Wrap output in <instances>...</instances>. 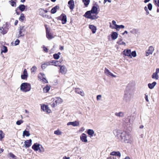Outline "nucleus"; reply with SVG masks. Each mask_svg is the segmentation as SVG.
<instances>
[{
	"mask_svg": "<svg viewBox=\"0 0 159 159\" xmlns=\"http://www.w3.org/2000/svg\"><path fill=\"white\" fill-rule=\"evenodd\" d=\"M114 133L118 138L121 140L122 142L125 143H131L132 142L131 136L126 132L120 130H116L114 131Z\"/></svg>",
	"mask_w": 159,
	"mask_h": 159,
	"instance_id": "obj_1",
	"label": "nucleus"
},
{
	"mask_svg": "<svg viewBox=\"0 0 159 159\" xmlns=\"http://www.w3.org/2000/svg\"><path fill=\"white\" fill-rule=\"evenodd\" d=\"M31 89V87L30 84L27 83H22L20 87V90L25 92L30 91Z\"/></svg>",
	"mask_w": 159,
	"mask_h": 159,
	"instance_id": "obj_2",
	"label": "nucleus"
},
{
	"mask_svg": "<svg viewBox=\"0 0 159 159\" xmlns=\"http://www.w3.org/2000/svg\"><path fill=\"white\" fill-rule=\"evenodd\" d=\"M132 95L130 91H126L124 94L123 100L125 102H128L130 101Z\"/></svg>",
	"mask_w": 159,
	"mask_h": 159,
	"instance_id": "obj_3",
	"label": "nucleus"
},
{
	"mask_svg": "<svg viewBox=\"0 0 159 159\" xmlns=\"http://www.w3.org/2000/svg\"><path fill=\"white\" fill-rule=\"evenodd\" d=\"M26 28L24 26H20L19 28V34H18L17 38H20L21 37L24 36V34L23 33V32H25L26 30Z\"/></svg>",
	"mask_w": 159,
	"mask_h": 159,
	"instance_id": "obj_4",
	"label": "nucleus"
},
{
	"mask_svg": "<svg viewBox=\"0 0 159 159\" xmlns=\"http://www.w3.org/2000/svg\"><path fill=\"white\" fill-rule=\"evenodd\" d=\"M134 121V117L133 116H128L125 119L124 122L127 125H129L130 124H132Z\"/></svg>",
	"mask_w": 159,
	"mask_h": 159,
	"instance_id": "obj_5",
	"label": "nucleus"
},
{
	"mask_svg": "<svg viewBox=\"0 0 159 159\" xmlns=\"http://www.w3.org/2000/svg\"><path fill=\"white\" fill-rule=\"evenodd\" d=\"M97 11V7L96 6H93L92 7L91 10L87 11L86 12V14L90 15L91 14H98Z\"/></svg>",
	"mask_w": 159,
	"mask_h": 159,
	"instance_id": "obj_6",
	"label": "nucleus"
},
{
	"mask_svg": "<svg viewBox=\"0 0 159 159\" xmlns=\"http://www.w3.org/2000/svg\"><path fill=\"white\" fill-rule=\"evenodd\" d=\"M84 16L87 18L90 19L92 20L97 19L98 17V16H97V14H95V15H93V14H91L90 15L86 14V13L84 15Z\"/></svg>",
	"mask_w": 159,
	"mask_h": 159,
	"instance_id": "obj_7",
	"label": "nucleus"
},
{
	"mask_svg": "<svg viewBox=\"0 0 159 159\" xmlns=\"http://www.w3.org/2000/svg\"><path fill=\"white\" fill-rule=\"evenodd\" d=\"M58 20H61L62 23L63 24H66L67 22V17L66 15L64 14H62L61 15L57 17Z\"/></svg>",
	"mask_w": 159,
	"mask_h": 159,
	"instance_id": "obj_8",
	"label": "nucleus"
},
{
	"mask_svg": "<svg viewBox=\"0 0 159 159\" xmlns=\"http://www.w3.org/2000/svg\"><path fill=\"white\" fill-rule=\"evenodd\" d=\"M159 73V68H157L156 69V72L154 73L152 75V79L157 80L159 79V76L158 74Z\"/></svg>",
	"mask_w": 159,
	"mask_h": 159,
	"instance_id": "obj_9",
	"label": "nucleus"
},
{
	"mask_svg": "<svg viewBox=\"0 0 159 159\" xmlns=\"http://www.w3.org/2000/svg\"><path fill=\"white\" fill-rule=\"evenodd\" d=\"M60 67L59 72H61L62 74H65L66 73L67 70L65 66H59Z\"/></svg>",
	"mask_w": 159,
	"mask_h": 159,
	"instance_id": "obj_10",
	"label": "nucleus"
},
{
	"mask_svg": "<svg viewBox=\"0 0 159 159\" xmlns=\"http://www.w3.org/2000/svg\"><path fill=\"white\" fill-rule=\"evenodd\" d=\"M154 50V48L152 46L149 47L148 49L146 51V56H148L150 54H152Z\"/></svg>",
	"mask_w": 159,
	"mask_h": 159,
	"instance_id": "obj_11",
	"label": "nucleus"
},
{
	"mask_svg": "<svg viewBox=\"0 0 159 159\" xmlns=\"http://www.w3.org/2000/svg\"><path fill=\"white\" fill-rule=\"evenodd\" d=\"M68 4L70 9L71 10H73L75 7V4L74 0H70L68 2Z\"/></svg>",
	"mask_w": 159,
	"mask_h": 159,
	"instance_id": "obj_12",
	"label": "nucleus"
},
{
	"mask_svg": "<svg viewBox=\"0 0 159 159\" xmlns=\"http://www.w3.org/2000/svg\"><path fill=\"white\" fill-rule=\"evenodd\" d=\"M32 141L31 139L25 141V144L24 145V147H25L26 148L30 147L31 145Z\"/></svg>",
	"mask_w": 159,
	"mask_h": 159,
	"instance_id": "obj_13",
	"label": "nucleus"
},
{
	"mask_svg": "<svg viewBox=\"0 0 159 159\" xmlns=\"http://www.w3.org/2000/svg\"><path fill=\"white\" fill-rule=\"evenodd\" d=\"M40 144H39L37 143H35L32 146V148L35 151H37L39 149V148L40 147Z\"/></svg>",
	"mask_w": 159,
	"mask_h": 159,
	"instance_id": "obj_14",
	"label": "nucleus"
},
{
	"mask_svg": "<svg viewBox=\"0 0 159 159\" xmlns=\"http://www.w3.org/2000/svg\"><path fill=\"white\" fill-rule=\"evenodd\" d=\"M87 135L84 133H83L80 136V140L83 142L86 143L88 141Z\"/></svg>",
	"mask_w": 159,
	"mask_h": 159,
	"instance_id": "obj_15",
	"label": "nucleus"
},
{
	"mask_svg": "<svg viewBox=\"0 0 159 159\" xmlns=\"http://www.w3.org/2000/svg\"><path fill=\"white\" fill-rule=\"evenodd\" d=\"M131 50L129 49L125 50L123 51L124 54L126 56L132 58V56L131 55Z\"/></svg>",
	"mask_w": 159,
	"mask_h": 159,
	"instance_id": "obj_16",
	"label": "nucleus"
},
{
	"mask_svg": "<svg viewBox=\"0 0 159 159\" xmlns=\"http://www.w3.org/2000/svg\"><path fill=\"white\" fill-rule=\"evenodd\" d=\"M53 101H54L56 104H58L61 103L62 100L59 97H56L53 99Z\"/></svg>",
	"mask_w": 159,
	"mask_h": 159,
	"instance_id": "obj_17",
	"label": "nucleus"
},
{
	"mask_svg": "<svg viewBox=\"0 0 159 159\" xmlns=\"http://www.w3.org/2000/svg\"><path fill=\"white\" fill-rule=\"evenodd\" d=\"M80 123L79 122L75 121L74 122H70L67 123V125H72L74 126H77L79 125Z\"/></svg>",
	"mask_w": 159,
	"mask_h": 159,
	"instance_id": "obj_18",
	"label": "nucleus"
},
{
	"mask_svg": "<svg viewBox=\"0 0 159 159\" xmlns=\"http://www.w3.org/2000/svg\"><path fill=\"white\" fill-rule=\"evenodd\" d=\"M104 73L107 75H110L114 77H116V75H114L106 68L105 69Z\"/></svg>",
	"mask_w": 159,
	"mask_h": 159,
	"instance_id": "obj_19",
	"label": "nucleus"
},
{
	"mask_svg": "<svg viewBox=\"0 0 159 159\" xmlns=\"http://www.w3.org/2000/svg\"><path fill=\"white\" fill-rule=\"evenodd\" d=\"M41 108L44 111L48 113H50V112L51 110L49 109L48 107V106L43 105L41 107Z\"/></svg>",
	"mask_w": 159,
	"mask_h": 159,
	"instance_id": "obj_20",
	"label": "nucleus"
},
{
	"mask_svg": "<svg viewBox=\"0 0 159 159\" xmlns=\"http://www.w3.org/2000/svg\"><path fill=\"white\" fill-rule=\"evenodd\" d=\"M46 29V37L48 39H52L53 37L51 34L50 33L49 31L47 30V28Z\"/></svg>",
	"mask_w": 159,
	"mask_h": 159,
	"instance_id": "obj_21",
	"label": "nucleus"
},
{
	"mask_svg": "<svg viewBox=\"0 0 159 159\" xmlns=\"http://www.w3.org/2000/svg\"><path fill=\"white\" fill-rule=\"evenodd\" d=\"M89 28L91 30L93 33L94 34L96 33L97 28L95 26L93 25H89Z\"/></svg>",
	"mask_w": 159,
	"mask_h": 159,
	"instance_id": "obj_22",
	"label": "nucleus"
},
{
	"mask_svg": "<svg viewBox=\"0 0 159 159\" xmlns=\"http://www.w3.org/2000/svg\"><path fill=\"white\" fill-rule=\"evenodd\" d=\"M27 71L26 69H25L23 71V74L21 75V78L22 79H27Z\"/></svg>",
	"mask_w": 159,
	"mask_h": 159,
	"instance_id": "obj_23",
	"label": "nucleus"
},
{
	"mask_svg": "<svg viewBox=\"0 0 159 159\" xmlns=\"http://www.w3.org/2000/svg\"><path fill=\"white\" fill-rule=\"evenodd\" d=\"M60 7H59L58 6H56L53 8L51 11V12L52 14H54L55 13L56 11L57 10V9H59Z\"/></svg>",
	"mask_w": 159,
	"mask_h": 159,
	"instance_id": "obj_24",
	"label": "nucleus"
},
{
	"mask_svg": "<svg viewBox=\"0 0 159 159\" xmlns=\"http://www.w3.org/2000/svg\"><path fill=\"white\" fill-rule=\"evenodd\" d=\"M118 34L116 32H113L111 34V37L112 39L115 40L118 37Z\"/></svg>",
	"mask_w": 159,
	"mask_h": 159,
	"instance_id": "obj_25",
	"label": "nucleus"
},
{
	"mask_svg": "<svg viewBox=\"0 0 159 159\" xmlns=\"http://www.w3.org/2000/svg\"><path fill=\"white\" fill-rule=\"evenodd\" d=\"M110 155L112 156H116L119 157L121 156V154L119 152L113 151L111 152Z\"/></svg>",
	"mask_w": 159,
	"mask_h": 159,
	"instance_id": "obj_26",
	"label": "nucleus"
},
{
	"mask_svg": "<svg viewBox=\"0 0 159 159\" xmlns=\"http://www.w3.org/2000/svg\"><path fill=\"white\" fill-rule=\"evenodd\" d=\"M157 83L154 81L152 83H149L148 84V86L149 88L151 89H152L154 88V87L156 85Z\"/></svg>",
	"mask_w": 159,
	"mask_h": 159,
	"instance_id": "obj_27",
	"label": "nucleus"
},
{
	"mask_svg": "<svg viewBox=\"0 0 159 159\" xmlns=\"http://www.w3.org/2000/svg\"><path fill=\"white\" fill-rule=\"evenodd\" d=\"M0 31L1 32L4 34L7 33V28H3L2 27H1L0 28Z\"/></svg>",
	"mask_w": 159,
	"mask_h": 159,
	"instance_id": "obj_28",
	"label": "nucleus"
},
{
	"mask_svg": "<svg viewBox=\"0 0 159 159\" xmlns=\"http://www.w3.org/2000/svg\"><path fill=\"white\" fill-rule=\"evenodd\" d=\"M130 33L134 34H138L139 32V30L135 29H133L132 30L130 31Z\"/></svg>",
	"mask_w": 159,
	"mask_h": 159,
	"instance_id": "obj_29",
	"label": "nucleus"
},
{
	"mask_svg": "<svg viewBox=\"0 0 159 159\" xmlns=\"http://www.w3.org/2000/svg\"><path fill=\"white\" fill-rule=\"evenodd\" d=\"M87 133L91 137H92L94 134V131L93 129H89L87 130Z\"/></svg>",
	"mask_w": 159,
	"mask_h": 159,
	"instance_id": "obj_30",
	"label": "nucleus"
},
{
	"mask_svg": "<svg viewBox=\"0 0 159 159\" xmlns=\"http://www.w3.org/2000/svg\"><path fill=\"white\" fill-rule=\"evenodd\" d=\"M115 115L118 117H122L124 116V113L122 112H116L115 113Z\"/></svg>",
	"mask_w": 159,
	"mask_h": 159,
	"instance_id": "obj_31",
	"label": "nucleus"
},
{
	"mask_svg": "<svg viewBox=\"0 0 159 159\" xmlns=\"http://www.w3.org/2000/svg\"><path fill=\"white\" fill-rule=\"evenodd\" d=\"M25 7L26 6L24 5L21 4L19 6L18 8L21 11H23L25 10Z\"/></svg>",
	"mask_w": 159,
	"mask_h": 159,
	"instance_id": "obj_32",
	"label": "nucleus"
},
{
	"mask_svg": "<svg viewBox=\"0 0 159 159\" xmlns=\"http://www.w3.org/2000/svg\"><path fill=\"white\" fill-rule=\"evenodd\" d=\"M125 28V26L123 25H116V27L114 28L117 30H119L120 29H123Z\"/></svg>",
	"mask_w": 159,
	"mask_h": 159,
	"instance_id": "obj_33",
	"label": "nucleus"
},
{
	"mask_svg": "<svg viewBox=\"0 0 159 159\" xmlns=\"http://www.w3.org/2000/svg\"><path fill=\"white\" fill-rule=\"evenodd\" d=\"M39 15L42 16L43 17H44L46 16V15H44L43 13V9L40 8L39 9Z\"/></svg>",
	"mask_w": 159,
	"mask_h": 159,
	"instance_id": "obj_34",
	"label": "nucleus"
},
{
	"mask_svg": "<svg viewBox=\"0 0 159 159\" xmlns=\"http://www.w3.org/2000/svg\"><path fill=\"white\" fill-rule=\"evenodd\" d=\"M30 135V134L29 133V131H26L25 130L23 132V136H26L27 137H28Z\"/></svg>",
	"mask_w": 159,
	"mask_h": 159,
	"instance_id": "obj_35",
	"label": "nucleus"
},
{
	"mask_svg": "<svg viewBox=\"0 0 159 159\" xmlns=\"http://www.w3.org/2000/svg\"><path fill=\"white\" fill-rule=\"evenodd\" d=\"M61 54L60 52H58V53H55L53 54V57L55 59H58L59 58V55Z\"/></svg>",
	"mask_w": 159,
	"mask_h": 159,
	"instance_id": "obj_36",
	"label": "nucleus"
},
{
	"mask_svg": "<svg viewBox=\"0 0 159 159\" xmlns=\"http://www.w3.org/2000/svg\"><path fill=\"white\" fill-rule=\"evenodd\" d=\"M50 89V87L47 86L44 87L43 89V92L45 93H47L48 92Z\"/></svg>",
	"mask_w": 159,
	"mask_h": 159,
	"instance_id": "obj_37",
	"label": "nucleus"
},
{
	"mask_svg": "<svg viewBox=\"0 0 159 159\" xmlns=\"http://www.w3.org/2000/svg\"><path fill=\"white\" fill-rule=\"evenodd\" d=\"M117 43L120 45H123L125 46L126 45L125 43L122 41V39L120 40L119 41L117 42Z\"/></svg>",
	"mask_w": 159,
	"mask_h": 159,
	"instance_id": "obj_38",
	"label": "nucleus"
},
{
	"mask_svg": "<svg viewBox=\"0 0 159 159\" xmlns=\"http://www.w3.org/2000/svg\"><path fill=\"white\" fill-rule=\"evenodd\" d=\"M8 51L7 47L5 46H3V48L2 49L1 53H6Z\"/></svg>",
	"mask_w": 159,
	"mask_h": 159,
	"instance_id": "obj_39",
	"label": "nucleus"
},
{
	"mask_svg": "<svg viewBox=\"0 0 159 159\" xmlns=\"http://www.w3.org/2000/svg\"><path fill=\"white\" fill-rule=\"evenodd\" d=\"M4 134L3 133L2 130H0V140L4 138Z\"/></svg>",
	"mask_w": 159,
	"mask_h": 159,
	"instance_id": "obj_40",
	"label": "nucleus"
},
{
	"mask_svg": "<svg viewBox=\"0 0 159 159\" xmlns=\"http://www.w3.org/2000/svg\"><path fill=\"white\" fill-rule=\"evenodd\" d=\"M83 2L84 3V5L87 6L89 4L90 0H83Z\"/></svg>",
	"mask_w": 159,
	"mask_h": 159,
	"instance_id": "obj_41",
	"label": "nucleus"
},
{
	"mask_svg": "<svg viewBox=\"0 0 159 159\" xmlns=\"http://www.w3.org/2000/svg\"><path fill=\"white\" fill-rule=\"evenodd\" d=\"M54 134L57 135H60L61 134L62 132L59 130H57L54 131Z\"/></svg>",
	"mask_w": 159,
	"mask_h": 159,
	"instance_id": "obj_42",
	"label": "nucleus"
},
{
	"mask_svg": "<svg viewBox=\"0 0 159 159\" xmlns=\"http://www.w3.org/2000/svg\"><path fill=\"white\" fill-rule=\"evenodd\" d=\"M24 18L25 16L24 14L23 13H21L19 18V20L20 21H22L24 20Z\"/></svg>",
	"mask_w": 159,
	"mask_h": 159,
	"instance_id": "obj_43",
	"label": "nucleus"
},
{
	"mask_svg": "<svg viewBox=\"0 0 159 159\" xmlns=\"http://www.w3.org/2000/svg\"><path fill=\"white\" fill-rule=\"evenodd\" d=\"M152 6L151 3H149L148 5V9L150 11H151L152 10Z\"/></svg>",
	"mask_w": 159,
	"mask_h": 159,
	"instance_id": "obj_44",
	"label": "nucleus"
},
{
	"mask_svg": "<svg viewBox=\"0 0 159 159\" xmlns=\"http://www.w3.org/2000/svg\"><path fill=\"white\" fill-rule=\"evenodd\" d=\"M37 68L35 66H33V67L31 68V70L32 72H34L36 70Z\"/></svg>",
	"mask_w": 159,
	"mask_h": 159,
	"instance_id": "obj_45",
	"label": "nucleus"
},
{
	"mask_svg": "<svg viewBox=\"0 0 159 159\" xmlns=\"http://www.w3.org/2000/svg\"><path fill=\"white\" fill-rule=\"evenodd\" d=\"M131 55L132 56H133L134 57H135L136 56V51H133L132 53L131 52Z\"/></svg>",
	"mask_w": 159,
	"mask_h": 159,
	"instance_id": "obj_46",
	"label": "nucleus"
},
{
	"mask_svg": "<svg viewBox=\"0 0 159 159\" xmlns=\"http://www.w3.org/2000/svg\"><path fill=\"white\" fill-rule=\"evenodd\" d=\"M23 120H19L16 121V124L18 125H20L21 123H23Z\"/></svg>",
	"mask_w": 159,
	"mask_h": 159,
	"instance_id": "obj_47",
	"label": "nucleus"
},
{
	"mask_svg": "<svg viewBox=\"0 0 159 159\" xmlns=\"http://www.w3.org/2000/svg\"><path fill=\"white\" fill-rule=\"evenodd\" d=\"M57 105V104H56V103L54 101H53V102H52L51 103V106L53 107H55Z\"/></svg>",
	"mask_w": 159,
	"mask_h": 159,
	"instance_id": "obj_48",
	"label": "nucleus"
},
{
	"mask_svg": "<svg viewBox=\"0 0 159 159\" xmlns=\"http://www.w3.org/2000/svg\"><path fill=\"white\" fill-rule=\"evenodd\" d=\"M75 92L78 94L80 93V92L81 91L80 89L78 88H75Z\"/></svg>",
	"mask_w": 159,
	"mask_h": 159,
	"instance_id": "obj_49",
	"label": "nucleus"
},
{
	"mask_svg": "<svg viewBox=\"0 0 159 159\" xmlns=\"http://www.w3.org/2000/svg\"><path fill=\"white\" fill-rule=\"evenodd\" d=\"M42 81L44 82V83H48V81L45 78H43L41 79V80Z\"/></svg>",
	"mask_w": 159,
	"mask_h": 159,
	"instance_id": "obj_50",
	"label": "nucleus"
},
{
	"mask_svg": "<svg viewBox=\"0 0 159 159\" xmlns=\"http://www.w3.org/2000/svg\"><path fill=\"white\" fill-rule=\"evenodd\" d=\"M20 43V41L19 39H16L15 42V45L16 46L19 44Z\"/></svg>",
	"mask_w": 159,
	"mask_h": 159,
	"instance_id": "obj_51",
	"label": "nucleus"
},
{
	"mask_svg": "<svg viewBox=\"0 0 159 159\" xmlns=\"http://www.w3.org/2000/svg\"><path fill=\"white\" fill-rule=\"evenodd\" d=\"M47 66H46V65L45 64L42 63L41 66V68L43 69H45Z\"/></svg>",
	"mask_w": 159,
	"mask_h": 159,
	"instance_id": "obj_52",
	"label": "nucleus"
},
{
	"mask_svg": "<svg viewBox=\"0 0 159 159\" xmlns=\"http://www.w3.org/2000/svg\"><path fill=\"white\" fill-rule=\"evenodd\" d=\"M9 155L12 158H14L16 157L11 152H10L9 153Z\"/></svg>",
	"mask_w": 159,
	"mask_h": 159,
	"instance_id": "obj_53",
	"label": "nucleus"
},
{
	"mask_svg": "<svg viewBox=\"0 0 159 159\" xmlns=\"http://www.w3.org/2000/svg\"><path fill=\"white\" fill-rule=\"evenodd\" d=\"M11 5L13 7H16V3L14 1H12L11 2Z\"/></svg>",
	"mask_w": 159,
	"mask_h": 159,
	"instance_id": "obj_54",
	"label": "nucleus"
},
{
	"mask_svg": "<svg viewBox=\"0 0 159 159\" xmlns=\"http://www.w3.org/2000/svg\"><path fill=\"white\" fill-rule=\"evenodd\" d=\"M155 4L157 5V6L159 7V0H155Z\"/></svg>",
	"mask_w": 159,
	"mask_h": 159,
	"instance_id": "obj_55",
	"label": "nucleus"
},
{
	"mask_svg": "<svg viewBox=\"0 0 159 159\" xmlns=\"http://www.w3.org/2000/svg\"><path fill=\"white\" fill-rule=\"evenodd\" d=\"M102 96L101 95H98L97 97V99L98 100H100L101 99Z\"/></svg>",
	"mask_w": 159,
	"mask_h": 159,
	"instance_id": "obj_56",
	"label": "nucleus"
},
{
	"mask_svg": "<svg viewBox=\"0 0 159 159\" xmlns=\"http://www.w3.org/2000/svg\"><path fill=\"white\" fill-rule=\"evenodd\" d=\"M43 63L45 64L46 65V66H49L50 65V62H46Z\"/></svg>",
	"mask_w": 159,
	"mask_h": 159,
	"instance_id": "obj_57",
	"label": "nucleus"
},
{
	"mask_svg": "<svg viewBox=\"0 0 159 159\" xmlns=\"http://www.w3.org/2000/svg\"><path fill=\"white\" fill-rule=\"evenodd\" d=\"M39 152H40L41 153H43L45 151L44 150H42L41 149L40 147L39 148Z\"/></svg>",
	"mask_w": 159,
	"mask_h": 159,
	"instance_id": "obj_58",
	"label": "nucleus"
},
{
	"mask_svg": "<svg viewBox=\"0 0 159 159\" xmlns=\"http://www.w3.org/2000/svg\"><path fill=\"white\" fill-rule=\"evenodd\" d=\"M79 94H80L81 96H84V94L83 92L81 91V90L80 91V93H79Z\"/></svg>",
	"mask_w": 159,
	"mask_h": 159,
	"instance_id": "obj_59",
	"label": "nucleus"
},
{
	"mask_svg": "<svg viewBox=\"0 0 159 159\" xmlns=\"http://www.w3.org/2000/svg\"><path fill=\"white\" fill-rule=\"evenodd\" d=\"M39 74H40V75L42 76L43 78H45V75L43 73H40Z\"/></svg>",
	"mask_w": 159,
	"mask_h": 159,
	"instance_id": "obj_60",
	"label": "nucleus"
},
{
	"mask_svg": "<svg viewBox=\"0 0 159 159\" xmlns=\"http://www.w3.org/2000/svg\"><path fill=\"white\" fill-rule=\"evenodd\" d=\"M145 100H146L148 102L149 101V100L148 99V96L147 95L145 94Z\"/></svg>",
	"mask_w": 159,
	"mask_h": 159,
	"instance_id": "obj_61",
	"label": "nucleus"
},
{
	"mask_svg": "<svg viewBox=\"0 0 159 159\" xmlns=\"http://www.w3.org/2000/svg\"><path fill=\"white\" fill-rule=\"evenodd\" d=\"M112 24L115 26V27H116V25H117L116 24V21L114 20H112Z\"/></svg>",
	"mask_w": 159,
	"mask_h": 159,
	"instance_id": "obj_62",
	"label": "nucleus"
},
{
	"mask_svg": "<svg viewBox=\"0 0 159 159\" xmlns=\"http://www.w3.org/2000/svg\"><path fill=\"white\" fill-rule=\"evenodd\" d=\"M43 48L44 51L45 52H48V49L46 47H44Z\"/></svg>",
	"mask_w": 159,
	"mask_h": 159,
	"instance_id": "obj_63",
	"label": "nucleus"
},
{
	"mask_svg": "<svg viewBox=\"0 0 159 159\" xmlns=\"http://www.w3.org/2000/svg\"><path fill=\"white\" fill-rule=\"evenodd\" d=\"M107 1H108L109 2H111V0H104V3L105 4Z\"/></svg>",
	"mask_w": 159,
	"mask_h": 159,
	"instance_id": "obj_64",
	"label": "nucleus"
}]
</instances>
